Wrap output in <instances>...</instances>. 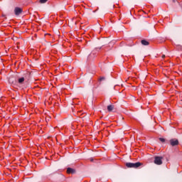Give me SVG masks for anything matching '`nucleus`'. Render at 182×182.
<instances>
[{"instance_id":"0eeeda50","label":"nucleus","mask_w":182,"mask_h":182,"mask_svg":"<svg viewBox=\"0 0 182 182\" xmlns=\"http://www.w3.org/2000/svg\"><path fill=\"white\" fill-rule=\"evenodd\" d=\"M113 109H114V106H113V105H108L107 106L108 112H112V110H113Z\"/></svg>"},{"instance_id":"9b49d317","label":"nucleus","mask_w":182,"mask_h":182,"mask_svg":"<svg viewBox=\"0 0 182 182\" xmlns=\"http://www.w3.org/2000/svg\"><path fill=\"white\" fill-rule=\"evenodd\" d=\"M164 58H166L165 55H162V59H164Z\"/></svg>"},{"instance_id":"6e6552de","label":"nucleus","mask_w":182,"mask_h":182,"mask_svg":"<svg viewBox=\"0 0 182 182\" xmlns=\"http://www.w3.org/2000/svg\"><path fill=\"white\" fill-rule=\"evenodd\" d=\"M18 82L20 85H22V83H23V82H25V78L24 77H21V78L18 79Z\"/></svg>"},{"instance_id":"7ed1b4c3","label":"nucleus","mask_w":182,"mask_h":182,"mask_svg":"<svg viewBox=\"0 0 182 182\" xmlns=\"http://www.w3.org/2000/svg\"><path fill=\"white\" fill-rule=\"evenodd\" d=\"M14 14L15 15H21L22 14V9L19 7H16L14 9Z\"/></svg>"},{"instance_id":"423d86ee","label":"nucleus","mask_w":182,"mask_h":182,"mask_svg":"<svg viewBox=\"0 0 182 182\" xmlns=\"http://www.w3.org/2000/svg\"><path fill=\"white\" fill-rule=\"evenodd\" d=\"M141 43H142V45H144V46H149V41H146V40H142L141 41Z\"/></svg>"},{"instance_id":"9d476101","label":"nucleus","mask_w":182,"mask_h":182,"mask_svg":"<svg viewBox=\"0 0 182 182\" xmlns=\"http://www.w3.org/2000/svg\"><path fill=\"white\" fill-rule=\"evenodd\" d=\"M160 141H161L162 143H164L166 141V139H164V138H159Z\"/></svg>"},{"instance_id":"f257e3e1","label":"nucleus","mask_w":182,"mask_h":182,"mask_svg":"<svg viewBox=\"0 0 182 182\" xmlns=\"http://www.w3.org/2000/svg\"><path fill=\"white\" fill-rule=\"evenodd\" d=\"M126 166L128 167V168H137L141 166V163L136 162V163H130L128 162L126 164Z\"/></svg>"},{"instance_id":"39448f33","label":"nucleus","mask_w":182,"mask_h":182,"mask_svg":"<svg viewBox=\"0 0 182 182\" xmlns=\"http://www.w3.org/2000/svg\"><path fill=\"white\" fill-rule=\"evenodd\" d=\"M67 173L68 174H73V173H75V170L72 168H68Z\"/></svg>"},{"instance_id":"1a4fd4ad","label":"nucleus","mask_w":182,"mask_h":182,"mask_svg":"<svg viewBox=\"0 0 182 182\" xmlns=\"http://www.w3.org/2000/svg\"><path fill=\"white\" fill-rule=\"evenodd\" d=\"M48 2V0H40L41 4H46Z\"/></svg>"},{"instance_id":"f03ea898","label":"nucleus","mask_w":182,"mask_h":182,"mask_svg":"<svg viewBox=\"0 0 182 182\" xmlns=\"http://www.w3.org/2000/svg\"><path fill=\"white\" fill-rule=\"evenodd\" d=\"M154 163H155L157 166H161V164H163V157L155 156Z\"/></svg>"},{"instance_id":"20e7f679","label":"nucleus","mask_w":182,"mask_h":182,"mask_svg":"<svg viewBox=\"0 0 182 182\" xmlns=\"http://www.w3.org/2000/svg\"><path fill=\"white\" fill-rule=\"evenodd\" d=\"M170 143H171V145H172L173 146H178V140H177V139H171Z\"/></svg>"},{"instance_id":"f8f14e48","label":"nucleus","mask_w":182,"mask_h":182,"mask_svg":"<svg viewBox=\"0 0 182 182\" xmlns=\"http://www.w3.org/2000/svg\"><path fill=\"white\" fill-rule=\"evenodd\" d=\"M105 80V77H101L100 78V80Z\"/></svg>"}]
</instances>
